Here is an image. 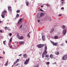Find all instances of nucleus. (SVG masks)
Here are the masks:
<instances>
[{"instance_id": "f257e3e1", "label": "nucleus", "mask_w": 67, "mask_h": 67, "mask_svg": "<svg viewBox=\"0 0 67 67\" xmlns=\"http://www.w3.org/2000/svg\"><path fill=\"white\" fill-rule=\"evenodd\" d=\"M44 14L43 13H38L36 15L37 18L40 19V18L43 16L44 15Z\"/></svg>"}, {"instance_id": "09e8293b", "label": "nucleus", "mask_w": 67, "mask_h": 67, "mask_svg": "<svg viewBox=\"0 0 67 67\" xmlns=\"http://www.w3.org/2000/svg\"><path fill=\"white\" fill-rule=\"evenodd\" d=\"M18 65H19V64H18V63L16 65V66H18Z\"/></svg>"}, {"instance_id": "c85d7f7f", "label": "nucleus", "mask_w": 67, "mask_h": 67, "mask_svg": "<svg viewBox=\"0 0 67 67\" xmlns=\"http://www.w3.org/2000/svg\"><path fill=\"white\" fill-rule=\"evenodd\" d=\"M2 12H3V13H5L7 12V11L4 10V11H3Z\"/></svg>"}, {"instance_id": "e2e57ef3", "label": "nucleus", "mask_w": 67, "mask_h": 67, "mask_svg": "<svg viewBox=\"0 0 67 67\" xmlns=\"http://www.w3.org/2000/svg\"><path fill=\"white\" fill-rule=\"evenodd\" d=\"M8 62V61H7V63Z\"/></svg>"}, {"instance_id": "39448f33", "label": "nucleus", "mask_w": 67, "mask_h": 67, "mask_svg": "<svg viewBox=\"0 0 67 67\" xmlns=\"http://www.w3.org/2000/svg\"><path fill=\"white\" fill-rule=\"evenodd\" d=\"M23 22V19L22 18H20L18 23V25L21 24Z\"/></svg>"}, {"instance_id": "c756f323", "label": "nucleus", "mask_w": 67, "mask_h": 67, "mask_svg": "<svg viewBox=\"0 0 67 67\" xmlns=\"http://www.w3.org/2000/svg\"><path fill=\"white\" fill-rule=\"evenodd\" d=\"M64 2H62L61 4V5H63V4H64Z\"/></svg>"}, {"instance_id": "864d4df0", "label": "nucleus", "mask_w": 67, "mask_h": 67, "mask_svg": "<svg viewBox=\"0 0 67 67\" xmlns=\"http://www.w3.org/2000/svg\"><path fill=\"white\" fill-rule=\"evenodd\" d=\"M65 42H66V43L67 44V41H66Z\"/></svg>"}, {"instance_id": "aec40b11", "label": "nucleus", "mask_w": 67, "mask_h": 67, "mask_svg": "<svg viewBox=\"0 0 67 67\" xmlns=\"http://www.w3.org/2000/svg\"><path fill=\"white\" fill-rule=\"evenodd\" d=\"M23 37L22 36H20L19 38V40H22L23 39Z\"/></svg>"}, {"instance_id": "a878e982", "label": "nucleus", "mask_w": 67, "mask_h": 67, "mask_svg": "<svg viewBox=\"0 0 67 67\" xmlns=\"http://www.w3.org/2000/svg\"><path fill=\"white\" fill-rule=\"evenodd\" d=\"M8 27H7V26H5V27H4V29H5V30H8Z\"/></svg>"}, {"instance_id": "37998d69", "label": "nucleus", "mask_w": 67, "mask_h": 67, "mask_svg": "<svg viewBox=\"0 0 67 67\" xmlns=\"http://www.w3.org/2000/svg\"><path fill=\"white\" fill-rule=\"evenodd\" d=\"M59 16H62V14H60L59 15Z\"/></svg>"}, {"instance_id": "cd10ccee", "label": "nucleus", "mask_w": 67, "mask_h": 67, "mask_svg": "<svg viewBox=\"0 0 67 67\" xmlns=\"http://www.w3.org/2000/svg\"><path fill=\"white\" fill-rule=\"evenodd\" d=\"M50 63L49 62H47L46 64L47 65H48Z\"/></svg>"}, {"instance_id": "680f3d73", "label": "nucleus", "mask_w": 67, "mask_h": 67, "mask_svg": "<svg viewBox=\"0 0 67 67\" xmlns=\"http://www.w3.org/2000/svg\"><path fill=\"white\" fill-rule=\"evenodd\" d=\"M30 33V32H29V34Z\"/></svg>"}, {"instance_id": "c03bdc74", "label": "nucleus", "mask_w": 67, "mask_h": 67, "mask_svg": "<svg viewBox=\"0 0 67 67\" xmlns=\"http://www.w3.org/2000/svg\"><path fill=\"white\" fill-rule=\"evenodd\" d=\"M0 32L1 33H2V31L1 30H0Z\"/></svg>"}, {"instance_id": "6ab92c4d", "label": "nucleus", "mask_w": 67, "mask_h": 67, "mask_svg": "<svg viewBox=\"0 0 67 67\" xmlns=\"http://www.w3.org/2000/svg\"><path fill=\"white\" fill-rule=\"evenodd\" d=\"M53 31H54V29L52 28L51 29V30L50 32L51 33H52V32H53Z\"/></svg>"}, {"instance_id": "7ed1b4c3", "label": "nucleus", "mask_w": 67, "mask_h": 67, "mask_svg": "<svg viewBox=\"0 0 67 67\" xmlns=\"http://www.w3.org/2000/svg\"><path fill=\"white\" fill-rule=\"evenodd\" d=\"M44 19L45 21H48V20H49V21H52V19H51V17H49L47 15H46L45 16Z\"/></svg>"}, {"instance_id": "4be33fe9", "label": "nucleus", "mask_w": 67, "mask_h": 67, "mask_svg": "<svg viewBox=\"0 0 67 67\" xmlns=\"http://www.w3.org/2000/svg\"><path fill=\"white\" fill-rule=\"evenodd\" d=\"M19 15L18 14H17L16 15V18H19Z\"/></svg>"}, {"instance_id": "58836bf2", "label": "nucleus", "mask_w": 67, "mask_h": 67, "mask_svg": "<svg viewBox=\"0 0 67 67\" xmlns=\"http://www.w3.org/2000/svg\"><path fill=\"white\" fill-rule=\"evenodd\" d=\"M9 35H10V36H11L12 35V34L10 33L9 34Z\"/></svg>"}, {"instance_id": "9b49d317", "label": "nucleus", "mask_w": 67, "mask_h": 67, "mask_svg": "<svg viewBox=\"0 0 67 67\" xmlns=\"http://www.w3.org/2000/svg\"><path fill=\"white\" fill-rule=\"evenodd\" d=\"M30 60V59H26V60L25 62L24 63V64L25 65H26L27 64V63L29 62V60Z\"/></svg>"}, {"instance_id": "6e6d98bb", "label": "nucleus", "mask_w": 67, "mask_h": 67, "mask_svg": "<svg viewBox=\"0 0 67 67\" xmlns=\"http://www.w3.org/2000/svg\"><path fill=\"white\" fill-rule=\"evenodd\" d=\"M43 7V6H41V7Z\"/></svg>"}, {"instance_id": "a211bd4d", "label": "nucleus", "mask_w": 67, "mask_h": 67, "mask_svg": "<svg viewBox=\"0 0 67 67\" xmlns=\"http://www.w3.org/2000/svg\"><path fill=\"white\" fill-rule=\"evenodd\" d=\"M55 54L57 55H59V52H55Z\"/></svg>"}, {"instance_id": "0eeeda50", "label": "nucleus", "mask_w": 67, "mask_h": 67, "mask_svg": "<svg viewBox=\"0 0 67 67\" xmlns=\"http://www.w3.org/2000/svg\"><path fill=\"white\" fill-rule=\"evenodd\" d=\"M8 11H9V14H11V7H8Z\"/></svg>"}, {"instance_id": "4c0bfd02", "label": "nucleus", "mask_w": 67, "mask_h": 67, "mask_svg": "<svg viewBox=\"0 0 67 67\" xmlns=\"http://www.w3.org/2000/svg\"><path fill=\"white\" fill-rule=\"evenodd\" d=\"M64 7H63L61 8V10H64Z\"/></svg>"}, {"instance_id": "1a4fd4ad", "label": "nucleus", "mask_w": 67, "mask_h": 67, "mask_svg": "<svg viewBox=\"0 0 67 67\" xmlns=\"http://www.w3.org/2000/svg\"><path fill=\"white\" fill-rule=\"evenodd\" d=\"M51 42L52 44L53 45H54V46H57V44H58V43L57 42L54 43L53 42L51 41Z\"/></svg>"}, {"instance_id": "2eb2a0df", "label": "nucleus", "mask_w": 67, "mask_h": 67, "mask_svg": "<svg viewBox=\"0 0 67 67\" xmlns=\"http://www.w3.org/2000/svg\"><path fill=\"white\" fill-rule=\"evenodd\" d=\"M26 4L27 6H28L29 4V2L28 1L26 2Z\"/></svg>"}, {"instance_id": "4d7b16f0", "label": "nucleus", "mask_w": 67, "mask_h": 67, "mask_svg": "<svg viewBox=\"0 0 67 67\" xmlns=\"http://www.w3.org/2000/svg\"><path fill=\"white\" fill-rule=\"evenodd\" d=\"M15 43H16V41H15Z\"/></svg>"}, {"instance_id": "5fc2aeb1", "label": "nucleus", "mask_w": 67, "mask_h": 67, "mask_svg": "<svg viewBox=\"0 0 67 67\" xmlns=\"http://www.w3.org/2000/svg\"><path fill=\"white\" fill-rule=\"evenodd\" d=\"M1 23V21H0V24Z\"/></svg>"}, {"instance_id": "f8f14e48", "label": "nucleus", "mask_w": 67, "mask_h": 67, "mask_svg": "<svg viewBox=\"0 0 67 67\" xmlns=\"http://www.w3.org/2000/svg\"><path fill=\"white\" fill-rule=\"evenodd\" d=\"M2 17L3 18H4V16L5 15H4V13H3V12H2Z\"/></svg>"}, {"instance_id": "393cba45", "label": "nucleus", "mask_w": 67, "mask_h": 67, "mask_svg": "<svg viewBox=\"0 0 67 67\" xmlns=\"http://www.w3.org/2000/svg\"><path fill=\"white\" fill-rule=\"evenodd\" d=\"M17 38H19V34H17Z\"/></svg>"}, {"instance_id": "a18cd8bd", "label": "nucleus", "mask_w": 67, "mask_h": 67, "mask_svg": "<svg viewBox=\"0 0 67 67\" xmlns=\"http://www.w3.org/2000/svg\"><path fill=\"white\" fill-rule=\"evenodd\" d=\"M61 46H64V43H62V44H61Z\"/></svg>"}, {"instance_id": "79ce46f5", "label": "nucleus", "mask_w": 67, "mask_h": 67, "mask_svg": "<svg viewBox=\"0 0 67 67\" xmlns=\"http://www.w3.org/2000/svg\"><path fill=\"white\" fill-rule=\"evenodd\" d=\"M17 63V62L16 61L14 62V64H16V63Z\"/></svg>"}, {"instance_id": "c9c22d12", "label": "nucleus", "mask_w": 67, "mask_h": 67, "mask_svg": "<svg viewBox=\"0 0 67 67\" xmlns=\"http://www.w3.org/2000/svg\"><path fill=\"white\" fill-rule=\"evenodd\" d=\"M40 11H42V12H43V10L42 9H40L39 10Z\"/></svg>"}, {"instance_id": "72a5a7b5", "label": "nucleus", "mask_w": 67, "mask_h": 67, "mask_svg": "<svg viewBox=\"0 0 67 67\" xmlns=\"http://www.w3.org/2000/svg\"><path fill=\"white\" fill-rule=\"evenodd\" d=\"M27 36H29V38H30V36H29V34H28Z\"/></svg>"}, {"instance_id": "8fccbe9b", "label": "nucleus", "mask_w": 67, "mask_h": 67, "mask_svg": "<svg viewBox=\"0 0 67 67\" xmlns=\"http://www.w3.org/2000/svg\"><path fill=\"white\" fill-rule=\"evenodd\" d=\"M53 64H56V63L55 62L54 63H53Z\"/></svg>"}, {"instance_id": "7c9ffc66", "label": "nucleus", "mask_w": 67, "mask_h": 67, "mask_svg": "<svg viewBox=\"0 0 67 67\" xmlns=\"http://www.w3.org/2000/svg\"><path fill=\"white\" fill-rule=\"evenodd\" d=\"M7 30H8V31H11V29L9 28V27H8V28H7Z\"/></svg>"}, {"instance_id": "052dcab7", "label": "nucleus", "mask_w": 67, "mask_h": 67, "mask_svg": "<svg viewBox=\"0 0 67 67\" xmlns=\"http://www.w3.org/2000/svg\"><path fill=\"white\" fill-rule=\"evenodd\" d=\"M2 21H1V23H2Z\"/></svg>"}, {"instance_id": "ddd939ff", "label": "nucleus", "mask_w": 67, "mask_h": 67, "mask_svg": "<svg viewBox=\"0 0 67 67\" xmlns=\"http://www.w3.org/2000/svg\"><path fill=\"white\" fill-rule=\"evenodd\" d=\"M63 34L65 35V34H66V29H65L63 30Z\"/></svg>"}, {"instance_id": "2f4dec72", "label": "nucleus", "mask_w": 67, "mask_h": 67, "mask_svg": "<svg viewBox=\"0 0 67 67\" xmlns=\"http://www.w3.org/2000/svg\"><path fill=\"white\" fill-rule=\"evenodd\" d=\"M17 62V63H18L19 62V59H17L16 61Z\"/></svg>"}, {"instance_id": "dca6fc26", "label": "nucleus", "mask_w": 67, "mask_h": 67, "mask_svg": "<svg viewBox=\"0 0 67 67\" xmlns=\"http://www.w3.org/2000/svg\"><path fill=\"white\" fill-rule=\"evenodd\" d=\"M61 27L62 29H65V26L64 25L62 26Z\"/></svg>"}, {"instance_id": "3c124183", "label": "nucleus", "mask_w": 67, "mask_h": 67, "mask_svg": "<svg viewBox=\"0 0 67 67\" xmlns=\"http://www.w3.org/2000/svg\"><path fill=\"white\" fill-rule=\"evenodd\" d=\"M47 6H49V5L48 4H47Z\"/></svg>"}, {"instance_id": "f3484780", "label": "nucleus", "mask_w": 67, "mask_h": 67, "mask_svg": "<svg viewBox=\"0 0 67 67\" xmlns=\"http://www.w3.org/2000/svg\"><path fill=\"white\" fill-rule=\"evenodd\" d=\"M19 44H23L24 43V41H21L19 42Z\"/></svg>"}, {"instance_id": "e433bc0d", "label": "nucleus", "mask_w": 67, "mask_h": 67, "mask_svg": "<svg viewBox=\"0 0 67 67\" xmlns=\"http://www.w3.org/2000/svg\"><path fill=\"white\" fill-rule=\"evenodd\" d=\"M37 21H38V22L39 23V22H40V20H37Z\"/></svg>"}, {"instance_id": "9d476101", "label": "nucleus", "mask_w": 67, "mask_h": 67, "mask_svg": "<svg viewBox=\"0 0 67 67\" xmlns=\"http://www.w3.org/2000/svg\"><path fill=\"white\" fill-rule=\"evenodd\" d=\"M63 60H66L67 59V55H64L62 58Z\"/></svg>"}, {"instance_id": "0e129e2a", "label": "nucleus", "mask_w": 67, "mask_h": 67, "mask_svg": "<svg viewBox=\"0 0 67 67\" xmlns=\"http://www.w3.org/2000/svg\"><path fill=\"white\" fill-rule=\"evenodd\" d=\"M0 50H1V49H0Z\"/></svg>"}, {"instance_id": "4468645a", "label": "nucleus", "mask_w": 67, "mask_h": 67, "mask_svg": "<svg viewBox=\"0 0 67 67\" xmlns=\"http://www.w3.org/2000/svg\"><path fill=\"white\" fill-rule=\"evenodd\" d=\"M54 55L52 54H51L50 56V57L51 58L53 59V58H54Z\"/></svg>"}, {"instance_id": "b1692460", "label": "nucleus", "mask_w": 67, "mask_h": 67, "mask_svg": "<svg viewBox=\"0 0 67 67\" xmlns=\"http://www.w3.org/2000/svg\"><path fill=\"white\" fill-rule=\"evenodd\" d=\"M54 38L55 39H57V38H58V36H55Z\"/></svg>"}, {"instance_id": "bb28decb", "label": "nucleus", "mask_w": 67, "mask_h": 67, "mask_svg": "<svg viewBox=\"0 0 67 67\" xmlns=\"http://www.w3.org/2000/svg\"><path fill=\"white\" fill-rule=\"evenodd\" d=\"M20 12V11L19 10H18L16 11L17 13H19V12Z\"/></svg>"}, {"instance_id": "49530a36", "label": "nucleus", "mask_w": 67, "mask_h": 67, "mask_svg": "<svg viewBox=\"0 0 67 67\" xmlns=\"http://www.w3.org/2000/svg\"><path fill=\"white\" fill-rule=\"evenodd\" d=\"M22 55V54H20V55H18L19 56H21Z\"/></svg>"}, {"instance_id": "412c9836", "label": "nucleus", "mask_w": 67, "mask_h": 67, "mask_svg": "<svg viewBox=\"0 0 67 67\" xmlns=\"http://www.w3.org/2000/svg\"><path fill=\"white\" fill-rule=\"evenodd\" d=\"M23 56L24 58H25L26 57L27 55H26V54H25L23 55Z\"/></svg>"}, {"instance_id": "f704fd0d", "label": "nucleus", "mask_w": 67, "mask_h": 67, "mask_svg": "<svg viewBox=\"0 0 67 67\" xmlns=\"http://www.w3.org/2000/svg\"><path fill=\"white\" fill-rule=\"evenodd\" d=\"M22 25H21L19 27V29H20L21 28H22Z\"/></svg>"}, {"instance_id": "de8ad7c7", "label": "nucleus", "mask_w": 67, "mask_h": 67, "mask_svg": "<svg viewBox=\"0 0 67 67\" xmlns=\"http://www.w3.org/2000/svg\"><path fill=\"white\" fill-rule=\"evenodd\" d=\"M0 58H3L2 57H0Z\"/></svg>"}, {"instance_id": "ea45409f", "label": "nucleus", "mask_w": 67, "mask_h": 67, "mask_svg": "<svg viewBox=\"0 0 67 67\" xmlns=\"http://www.w3.org/2000/svg\"><path fill=\"white\" fill-rule=\"evenodd\" d=\"M5 41H4L3 42V44L4 45H5Z\"/></svg>"}, {"instance_id": "13d9d810", "label": "nucleus", "mask_w": 67, "mask_h": 67, "mask_svg": "<svg viewBox=\"0 0 67 67\" xmlns=\"http://www.w3.org/2000/svg\"><path fill=\"white\" fill-rule=\"evenodd\" d=\"M64 0H61V1H64Z\"/></svg>"}, {"instance_id": "bf43d9fd", "label": "nucleus", "mask_w": 67, "mask_h": 67, "mask_svg": "<svg viewBox=\"0 0 67 67\" xmlns=\"http://www.w3.org/2000/svg\"><path fill=\"white\" fill-rule=\"evenodd\" d=\"M13 65H12V67H13Z\"/></svg>"}, {"instance_id": "603ef678", "label": "nucleus", "mask_w": 67, "mask_h": 67, "mask_svg": "<svg viewBox=\"0 0 67 67\" xmlns=\"http://www.w3.org/2000/svg\"><path fill=\"white\" fill-rule=\"evenodd\" d=\"M3 53L4 54H5V52L3 51Z\"/></svg>"}, {"instance_id": "a19ab883", "label": "nucleus", "mask_w": 67, "mask_h": 67, "mask_svg": "<svg viewBox=\"0 0 67 67\" xmlns=\"http://www.w3.org/2000/svg\"><path fill=\"white\" fill-rule=\"evenodd\" d=\"M39 66L38 65H36V66H35V67H38Z\"/></svg>"}, {"instance_id": "473e14b6", "label": "nucleus", "mask_w": 67, "mask_h": 67, "mask_svg": "<svg viewBox=\"0 0 67 67\" xmlns=\"http://www.w3.org/2000/svg\"><path fill=\"white\" fill-rule=\"evenodd\" d=\"M8 65V63H6V64H5V66H7Z\"/></svg>"}, {"instance_id": "f03ea898", "label": "nucleus", "mask_w": 67, "mask_h": 67, "mask_svg": "<svg viewBox=\"0 0 67 67\" xmlns=\"http://www.w3.org/2000/svg\"><path fill=\"white\" fill-rule=\"evenodd\" d=\"M47 53V46H46L44 48V51L42 54V58H44V57L45 55H46Z\"/></svg>"}, {"instance_id": "6e6552de", "label": "nucleus", "mask_w": 67, "mask_h": 67, "mask_svg": "<svg viewBox=\"0 0 67 67\" xmlns=\"http://www.w3.org/2000/svg\"><path fill=\"white\" fill-rule=\"evenodd\" d=\"M38 48H42V47L44 46V44H40L38 45L37 46Z\"/></svg>"}, {"instance_id": "5701e85b", "label": "nucleus", "mask_w": 67, "mask_h": 67, "mask_svg": "<svg viewBox=\"0 0 67 67\" xmlns=\"http://www.w3.org/2000/svg\"><path fill=\"white\" fill-rule=\"evenodd\" d=\"M46 55V56H45V57H47V58H48V57H49V55H47V54H44Z\"/></svg>"}, {"instance_id": "423d86ee", "label": "nucleus", "mask_w": 67, "mask_h": 67, "mask_svg": "<svg viewBox=\"0 0 67 67\" xmlns=\"http://www.w3.org/2000/svg\"><path fill=\"white\" fill-rule=\"evenodd\" d=\"M42 38L43 41H45L46 40V38H45V35L44 33L42 34Z\"/></svg>"}, {"instance_id": "20e7f679", "label": "nucleus", "mask_w": 67, "mask_h": 67, "mask_svg": "<svg viewBox=\"0 0 67 67\" xmlns=\"http://www.w3.org/2000/svg\"><path fill=\"white\" fill-rule=\"evenodd\" d=\"M12 38H11L10 39L9 42L8 43V45L9 47H10V48H12V45L11 44V43H12Z\"/></svg>"}]
</instances>
